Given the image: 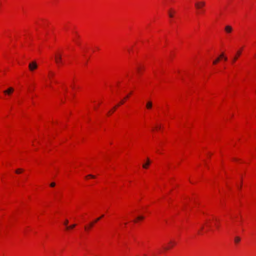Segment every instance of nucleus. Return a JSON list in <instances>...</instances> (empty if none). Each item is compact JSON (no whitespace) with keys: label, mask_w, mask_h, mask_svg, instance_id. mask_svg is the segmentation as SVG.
I'll return each mask as SVG.
<instances>
[{"label":"nucleus","mask_w":256,"mask_h":256,"mask_svg":"<svg viewBox=\"0 0 256 256\" xmlns=\"http://www.w3.org/2000/svg\"><path fill=\"white\" fill-rule=\"evenodd\" d=\"M38 68V64L35 61H33L29 64L28 68L30 71L33 72Z\"/></svg>","instance_id":"1"},{"label":"nucleus","mask_w":256,"mask_h":256,"mask_svg":"<svg viewBox=\"0 0 256 256\" xmlns=\"http://www.w3.org/2000/svg\"><path fill=\"white\" fill-rule=\"evenodd\" d=\"M176 242L173 240H170L167 246H166L164 248V250H168L172 248L175 244Z\"/></svg>","instance_id":"2"},{"label":"nucleus","mask_w":256,"mask_h":256,"mask_svg":"<svg viewBox=\"0 0 256 256\" xmlns=\"http://www.w3.org/2000/svg\"><path fill=\"white\" fill-rule=\"evenodd\" d=\"M56 63L59 65L62 63V56L60 54H56L54 57Z\"/></svg>","instance_id":"3"},{"label":"nucleus","mask_w":256,"mask_h":256,"mask_svg":"<svg viewBox=\"0 0 256 256\" xmlns=\"http://www.w3.org/2000/svg\"><path fill=\"white\" fill-rule=\"evenodd\" d=\"M205 6V2H196L195 4V6L197 9H200Z\"/></svg>","instance_id":"4"},{"label":"nucleus","mask_w":256,"mask_h":256,"mask_svg":"<svg viewBox=\"0 0 256 256\" xmlns=\"http://www.w3.org/2000/svg\"><path fill=\"white\" fill-rule=\"evenodd\" d=\"M14 89L12 88H9L8 90H4V92L6 94L10 95L13 92Z\"/></svg>","instance_id":"5"},{"label":"nucleus","mask_w":256,"mask_h":256,"mask_svg":"<svg viewBox=\"0 0 256 256\" xmlns=\"http://www.w3.org/2000/svg\"><path fill=\"white\" fill-rule=\"evenodd\" d=\"M241 54V51L238 50L236 52V56L232 60V63H234L238 58V56H240Z\"/></svg>","instance_id":"6"},{"label":"nucleus","mask_w":256,"mask_h":256,"mask_svg":"<svg viewBox=\"0 0 256 256\" xmlns=\"http://www.w3.org/2000/svg\"><path fill=\"white\" fill-rule=\"evenodd\" d=\"M150 164V161L149 158H148L146 162L142 165L143 168H148V166Z\"/></svg>","instance_id":"7"},{"label":"nucleus","mask_w":256,"mask_h":256,"mask_svg":"<svg viewBox=\"0 0 256 256\" xmlns=\"http://www.w3.org/2000/svg\"><path fill=\"white\" fill-rule=\"evenodd\" d=\"M232 26H226V27H225V31L227 32V33H230L232 32Z\"/></svg>","instance_id":"8"},{"label":"nucleus","mask_w":256,"mask_h":256,"mask_svg":"<svg viewBox=\"0 0 256 256\" xmlns=\"http://www.w3.org/2000/svg\"><path fill=\"white\" fill-rule=\"evenodd\" d=\"M152 103L151 101H148L146 104V108L150 110L152 108Z\"/></svg>","instance_id":"9"},{"label":"nucleus","mask_w":256,"mask_h":256,"mask_svg":"<svg viewBox=\"0 0 256 256\" xmlns=\"http://www.w3.org/2000/svg\"><path fill=\"white\" fill-rule=\"evenodd\" d=\"M234 240L235 243L238 244L240 241V238L239 236H236Z\"/></svg>","instance_id":"10"},{"label":"nucleus","mask_w":256,"mask_h":256,"mask_svg":"<svg viewBox=\"0 0 256 256\" xmlns=\"http://www.w3.org/2000/svg\"><path fill=\"white\" fill-rule=\"evenodd\" d=\"M76 226V224H72L70 226H67L66 227V230H68L70 229H72V228H74Z\"/></svg>","instance_id":"11"},{"label":"nucleus","mask_w":256,"mask_h":256,"mask_svg":"<svg viewBox=\"0 0 256 256\" xmlns=\"http://www.w3.org/2000/svg\"><path fill=\"white\" fill-rule=\"evenodd\" d=\"M219 58H224V60H227V58L224 56V53H222V54L220 56V57H219Z\"/></svg>","instance_id":"12"},{"label":"nucleus","mask_w":256,"mask_h":256,"mask_svg":"<svg viewBox=\"0 0 256 256\" xmlns=\"http://www.w3.org/2000/svg\"><path fill=\"white\" fill-rule=\"evenodd\" d=\"M220 58H218L216 60H214L213 64H216L220 61Z\"/></svg>","instance_id":"13"},{"label":"nucleus","mask_w":256,"mask_h":256,"mask_svg":"<svg viewBox=\"0 0 256 256\" xmlns=\"http://www.w3.org/2000/svg\"><path fill=\"white\" fill-rule=\"evenodd\" d=\"M22 172H23V170L22 168H18L16 170V172L18 174L21 173Z\"/></svg>","instance_id":"14"},{"label":"nucleus","mask_w":256,"mask_h":256,"mask_svg":"<svg viewBox=\"0 0 256 256\" xmlns=\"http://www.w3.org/2000/svg\"><path fill=\"white\" fill-rule=\"evenodd\" d=\"M144 218V217L143 216H138L137 217L136 219L138 220H142Z\"/></svg>","instance_id":"15"},{"label":"nucleus","mask_w":256,"mask_h":256,"mask_svg":"<svg viewBox=\"0 0 256 256\" xmlns=\"http://www.w3.org/2000/svg\"><path fill=\"white\" fill-rule=\"evenodd\" d=\"M54 76V73L52 71L49 72V76L50 77L53 76Z\"/></svg>","instance_id":"16"},{"label":"nucleus","mask_w":256,"mask_h":256,"mask_svg":"<svg viewBox=\"0 0 256 256\" xmlns=\"http://www.w3.org/2000/svg\"><path fill=\"white\" fill-rule=\"evenodd\" d=\"M68 220H66L64 222V224L66 226V227L68 226Z\"/></svg>","instance_id":"17"},{"label":"nucleus","mask_w":256,"mask_h":256,"mask_svg":"<svg viewBox=\"0 0 256 256\" xmlns=\"http://www.w3.org/2000/svg\"><path fill=\"white\" fill-rule=\"evenodd\" d=\"M86 177H90L91 178H94L95 176H94V175H92V174H88V176H86Z\"/></svg>","instance_id":"18"},{"label":"nucleus","mask_w":256,"mask_h":256,"mask_svg":"<svg viewBox=\"0 0 256 256\" xmlns=\"http://www.w3.org/2000/svg\"><path fill=\"white\" fill-rule=\"evenodd\" d=\"M168 15L170 18H172L174 16L173 14L170 12H169Z\"/></svg>","instance_id":"19"},{"label":"nucleus","mask_w":256,"mask_h":256,"mask_svg":"<svg viewBox=\"0 0 256 256\" xmlns=\"http://www.w3.org/2000/svg\"><path fill=\"white\" fill-rule=\"evenodd\" d=\"M56 184L54 182H52L50 184V186H52V187H54L55 186Z\"/></svg>","instance_id":"20"},{"label":"nucleus","mask_w":256,"mask_h":256,"mask_svg":"<svg viewBox=\"0 0 256 256\" xmlns=\"http://www.w3.org/2000/svg\"><path fill=\"white\" fill-rule=\"evenodd\" d=\"M100 220V218H97L96 219V220L94 222H98V220Z\"/></svg>","instance_id":"21"},{"label":"nucleus","mask_w":256,"mask_h":256,"mask_svg":"<svg viewBox=\"0 0 256 256\" xmlns=\"http://www.w3.org/2000/svg\"><path fill=\"white\" fill-rule=\"evenodd\" d=\"M94 222H92L90 224V227L91 228L93 226H94Z\"/></svg>","instance_id":"22"},{"label":"nucleus","mask_w":256,"mask_h":256,"mask_svg":"<svg viewBox=\"0 0 256 256\" xmlns=\"http://www.w3.org/2000/svg\"><path fill=\"white\" fill-rule=\"evenodd\" d=\"M124 100H122V101L120 102V104H124Z\"/></svg>","instance_id":"23"},{"label":"nucleus","mask_w":256,"mask_h":256,"mask_svg":"<svg viewBox=\"0 0 256 256\" xmlns=\"http://www.w3.org/2000/svg\"><path fill=\"white\" fill-rule=\"evenodd\" d=\"M140 68H137V70H138V72H140Z\"/></svg>","instance_id":"24"},{"label":"nucleus","mask_w":256,"mask_h":256,"mask_svg":"<svg viewBox=\"0 0 256 256\" xmlns=\"http://www.w3.org/2000/svg\"><path fill=\"white\" fill-rule=\"evenodd\" d=\"M114 110H113V111H112V110H111V112H108V114H110V113H112V112H114Z\"/></svg>","instance_id":"25"},{"label":"nucleus","mask_w":256,"mask_h":256,"mask_svg":"<svg viewBox=\"0 0 256 256\" xmlns=\"http://www.w3.org/2000/svg\"><path fill=\"white\" fill-rule=\"evenodd\" d=\"M114 110H113V111H112V110H111V112H108V114H110V113H112V112H114Z\"/></svg>","instance_id":"26"},{"label":"nucleus","mask_w":256,"mask_h":256,"mask_svg":"<svg viewBox=\"0 0 256 256\" xmlns=\"http://www.w3.org/2000/svg\"><path fill=\"white\" fill-rule=\"evenodd\" d=\"M114 110H113V111H112V110H111V112H108V114H110V113H112V112H114Z\"/></svg>","instance_id":"27"},{"label":"nucleus","mask_w":256,"mask_h":256,"mask_svg":"<svg viewBox=\"0 0 256 256\" xmlns=\"http://www.w3.org/2000/svg\"><path fill=\"white\" fill-rule=\"evenodd\" d=\"M114 110H113V111H112V110H111V112H108V114H110V113H112V112H114Z\"/></svg>","instance_id":"28"},{"label":"nucleus","mask_w":256,"mask_h":256,"mask_svg":"<svg viewBox=\"0 0 256 256\" xmlns=\"http://www.w3.org/2000/svg\"><path fill=\"white\" fill-rule=\"evenodd\" d=\"M104 214H102V216H100V219H101L102 218H103V217H104Z\"/></svg>","instance_id":"29"},{"label":"nucleus","mask_w":256,"mask_h":256,"mask_svg":"<svg viewBox=\"0 0 256 256\" xmlns=\"http://www.w3.org/2000/svg\"><path fill=\"white\" fill-rule=\"evenodd\" d=\"M129 96H127L126 98H125V99H126L128 98Z\"/></svg>","instance_id":"30"},{"label":"nucleus","mask_w":256,"mask_h":256,"mask_svg":"<svg viewBox=\"0 0 256 256\" xmlns=\"http://www.w3.org/2000/svg\"><path fill=\"white\" fill-rule=\"evenodd\" d=\"M116 106H114V110H116Z\"/></svg>","instance_id":"31"},{"label":"nucleus","mask_w":256,"mask_h":256,"mask_svg":"<svg viewBox=\"0 0 256 256\" xmlns=\"http://www.w3.org/2000/svg\"><path fill=\"white\" fill-rule=\"evenodd\" d=\"M85 229L87 230V227L86 226H85Z\"/></svg>","instance_id":"32"},{"label":"nucleus","mask_w":256,"mask_h":256,"mask_svg":"<svg viewBox=\"0 0 256 256\" xmlns=\"http://www.w3.org/2000/svg\"><path fill=\"white\" fill-rule=\"evenodd\" d=\"M144 256H146V255L144 254Z\"/></svg>","instance_id":"33"}]
</instances>
